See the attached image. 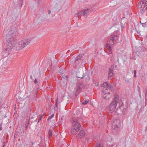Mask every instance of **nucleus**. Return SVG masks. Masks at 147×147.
Wrapping results in <instances>:
<instances>
[{
	"instance_id": "nucleus-1",
	"label": "nucleus",
	"mask_w": 147,
	"mask_h": 147,
	"mask_svg": "<svg viewBox=\"0 0 147 147\" xmlns=\"http://www.w3.org/2000/svg\"><path fill=\"white\" fill-rule=\"evenodd\" d=\"M12 29L7 31L6 34L7 46L3 52V53H6L5 56L9 55V52L11 51L13 47H14L15 49L17 50L21 49L28 45L31 40L30 39L23 40L15 45L14 38L16 34V28L14 27Z\"/></svg>"
},
{
	"instance_id": "nucleus-2",
	"label": "nucleus",
	"mask_w": 147,
	"mask_h": 147,
	"mask_svg": "<svg viewBox=\"0 0 147 147\" xmlns=\"http://www.w3.org/2000/svg\"><path fill=\"white\" fill-rule=\"evenodd\" d=\"M101 86L104 87L102 89L103 98L105 99H109L111 97L110 92L111 87V84L106 82L103 83Z\"/></svg>"
},
{
	"instance_id": "nucleus-3",
	"label": "nucleus",
	"mask_w": 147,
	"mask_h": 147,
	"mask_svg": "<svg viewBox=\"0 0 147 147\" xmlns=\"http://www.w3.org/2000/svg\"><path fill=\"white\" fill-rule=\"evenodd\" d=\"M119 39V37L116 35H112L110 37L108 42L106 44V47L108 51H110L111 50V46L114 45Z\"/></svg>"
},
{
	"instance_id": "nucleus-4",
	"label": "nucleus",
	"mask_w": 147,
	"mask_h": 147,
	"mask_svg": "<svg viewBox=\"0 0 147 147\" xmlns=\"http://www.w3.org/2000/svg\"><path fill=\"white\" fill-rule=\"evenodd\" d=\"M72 123L73 127L71 130V134L74 135L76 134L79 131L81 125L76 119H73Z\"/></svg>"
},
{
	"instance_id": "nucleus-5",
	"label": "nucleus",
	"mask_w": 147,
	"mask_h": 147,
	"mask_svg": "<svg viewBox=\"0 0 147 147\" xmlns=\"http://www.w3.org/2000/svg\"><path fill=\"white\" fill-rule=\"evenodd\" d=\"M119 100V96L117 95H114L113 100L109 105V110L113 112L116 109L117 104Z\"/></svg>"
},
{
	"instance_id": "nucleus-6",
	"label": "nucleus",
	"mask_w": 147,
	"mask_h": 147,
	"mask_svg": "<svg viewBox=\"0 0 147 147\" xmlns=\"http://www.w3.org/2000/svg\"><path fill=\"white\" fill-rule=\"evenodd\" d=\"M138 7L141 13L144 12L146 9L147 11V1L142 0L139 2Z\"/></svg>"
},
{
	"instance_id": "nucleus-7",
	"label": "nucleus",
	"mask_w": 147,
	"mask_h": 147,
	"mask_svg": "<svg viewBox=\"0 0 147 147\" xmlns=\"http://www.w3.org/2000/svg\"><path fill=\"white\" fill-rule=\"evenodd\" d=\"M87 72L85 69L83 68H79L76 73V75L78 78H82L86 76Z\"/></svg>"
},
{
	"instance_id": "nucleus-8",
	"label": "nucleus",
	"mask_w": 147,
	"mask_h": 147,
	"mask_svg": "<svg viewBox=\"0 0 147 147\" xmlns=\"http://www.w3.org/2000/svg\"><path fill=\"white\" fill-rule=\"evenodd\" d=\"M84 55L80 54L76 57L75 59L74 65L76 66H78L82 63L84 59Z\"/></svg>"
},
{
	"instance_id": "nucleus-9",
	"label": "nucleus",
	"mask_w": 147,
	"mask_h": 147,
	"mask_svg": "<svg viewBox=\"0 0 147 147\" xmlns=\"http://www.w3.org/2000/svg\"><path fill=\"white\" fill-rule=\"evenodd\" d=\"M120 121L119 119H115L112 121L113 131H114L115 129H118L120 126Z\"/></svg>"
},
{
	"instance_id": "nucleus-10",
	"label": "nucleus",
	"mask_w": 147,
	"mask_h": 147,
	"mask_svg": "<svg viewBox=\"0 0 147 147\" xmlns=\"http://www.w3.org/2000/svg\"><path fill=\"white\" fill-rule=\"evenodd\" d=\"M89 9L88 8H86L82 10L81 11L77 13L76 14L77 16L79 15H82L84 16H86L87 17V15L89 13Z\"/></svg>"
},
{
	"instance_id": "nucleus-11",
	"label": "nucleus",
	"mask_w": 147,
	"mask_h": 147,
	"mask_svg": "<svg viewBox=\"0 0 147 147\" xmlns=\"http://www.w3.org/2000/svg\"><path fill=\"white\" fill-rule=\"evenodd\" d=\"M124 108L123 106V102L121 101L120 102L119 105L116 110V112L118 114H121L123 113Z\"/></svg>"
},
{
	"instance_id": "nucleus-12",
	"label": "nucleus",
	"mask_w": 147,
	"mask_h": 147,
	"mask_svg": "<svg viewBox=\"0 0 147 147\" xmlns=\"http://www.w3.org/2000/svg\"><path fill=\"white\" fill-rule=\"evenodd\" d=\"M114 67L111 66V67L109 69L108 71V77L109 79H111L112 78L113 76Z\"/></svg>"
},
{
	"instance_id": "nucleus-13",
	"label": "nucleus",
	"mask_w": 147,
	"mask_h": 147,
	"mask_svg": "<svg viewBox=\"0 0 147 147\" xmlns=\"http://www.w3.org/2000/svg\"><path fill=\"white\" fill-rule=\"evenodd\" d=\"M79 134L80 137H83L85 136V132L83 130H81Z\"/></svg>"
},
{
	"instance_id": "nucleus-14",
	"label": "nucleus",
	"mask_w": 147,
	"mask_h": 147,
	"mask_svg": "<svg viewBox=\"0 0 147 147\" xmlns=\"http://www.w3.org/2000/svg\"><path fill=\"white\" fill-rule=\"evenodd\" d=\"M103 146L102 143L98 142L97 143L95 147H103Z\"/></svg>"
},
{
	"instance_id": "nucleus-15",
	"label": "nucleus",
	"mask_w": 147,
	"mask_h": 147,
	"mask_svg": "<svg viewBox=\"0 0 147 147\" xmlns=\"http://www.w3.org/2000/svg\"><path fill=\"white\" fill-rule=\"evenodd\" d=\"M26 120H27L26 123L25 124V127H26L25 130H26L28 127V126L30 124L29 121V119H28H28H27Z\"/></svg>"
},
{
	"instance_id": "nucleus-16",
	"label": "nucleus",
	"mask_w": 147,
	"mask_h": 147,
	"mask_svg": "<svg viewBox=\"0 0 147 147\" xmlns=\"http://www.w3.org/2000/svg\"><path fill=\"white\" fill-rule=\"evenodd\" d=\"M53 131L52 130H49L48 132L49 137L50 138L52 135Z\"/></svg>"
},
{
	"instance_id": "nucleus-17",
	"label": "nucleus",
	"mask_w": 147,
	"mask_h": 147,
	"mask_svg": "<svg viewBox=\"0 0 147 147\" xmlns=\"http://www.w3.org/2000/svg\"><path fill=\"white\" fill-rule=\"evenodd\" d=\"M89 100H85L84 101L82 102V103L83 105H86L88 103Z\"/></svg>"
},
{
	"instance_id": "nucleus-18",
	"label": "nucleus",
	"mask_w": 147,
	"mask_h": 147,
	"mask_svg": "<svg viewBox=\"0 0 147 147\" xmlns=\"http://www.w3.org/2000/svg\"><path fill=\"white\" fill-rule=\"evenodd\" d=\"M54 116V114H53L51 116H49L47 119L49 121L51 120L53 117Z\"/></svg>"
},
{
	"instance_id": "nucleus-19",
	"label": "nucleus",
	"mask_w": 147,
	"mask_h": 147,
	"mask_svg": "<svg viewBox=\"0 0 147 147\" xmlns=\"http://www.w3.org/2000/svg\"><path fill=\"white\" fill-rule=\"evenodd\" d=\"M145 98L146 100H147V90H146V92L145 93Z\"/></svg>"
},
{
	"instance_id": "nucleus-20",
	"label": "nucleus",
	"mask_w": 147,
	"mask_h": 147,
	"mask_svg": "<svg viewBox=\"0 0 147 147\" xmlns=\"http://www.w3.org/2000/svg\"><path fill=\"white\" fill-rule=\"evenodd\" d=\"M81 89V88L80 87V85H78V87H77V91H78L79 90H80Z\"/></svg>"
},
{
	"instance_id": "nucleus-21",
	"label": "nucleus",
	"mask_w": 147,
	"mask_h": 147,
	"mask_svg": "<svg viewBox=\"0 0 147 147\" xmlns=\"http://www.w3.org/2000/svg\"><path fill=\"white\" fill-rule=\"evenodd\" d=\"M43 117V115L42 116H41L38 119V123H39L40 122V121H41L42 118Z\"/></svg>"
},
{
	"instance_id": "nucleus-22",
	"label": "nucleus",
	"mask_w": 147,
	"mask_h": 147,
	"mask_svg": "<svg viewBox=\"0 0 147 147\" xmlns=\"http://www.w3.org/2000/svg\"><path fill=\"white\" fill-rule=\"evenodd\" d=\"M5 141H3V146L1 147H4L5 145Z\"/></svg>"
},
{
	"instance_id": "nucleus-23",
	"label": "nucleus",
	"mask_w": 147,
	"mask_h": 147,
	"mask_svg": "<svg viewBox=\"0 0 147 147\" xmlns=\"http://www.w3.org/2000/svg\"><path fill=\"white\" fill-rule=\"evenodd\" d=\"M57 102H58V99L57 98V99L56 101V102L55 106V107H57V104H58Z\"/></svg>"
},
{
	"instance_id": "nucleus-24",
	"label": "nucleus",
	"mask_w": 147,
	"mask_h": 147,
	"mask_svg": "<svg viewBox=\"0 0 147 147\" xmlns=\"http://www.w3.org/2000/svg\"><path fill=\"white\" fill-rule=\"evenodd\" d=\"M137 88H138V92H140V88L139 86H137Z\"/></svg>"
},
{
	"instance_id": "nucleus-25",
	"label": "nucleus",
	"mask_w": 147,
	"mask_h": 147,
	"mask_svg": "<svg viewBox=\"0 0 147 147\" xmlns=\"http://www.w3.org/2000/svg\"><path fill=\"white\" fill-rule=\"evenodd\" d=\"M74 50V49H70L68 51L69 52L70 51H71V52H72Z\"/></svg>"
},
{
	"instance_id": "nucleus-26",
	"label": "nucleus",
	"mask_w": 147,
	"mask_h": 147,
	"mask_svg": "<svg viewBox=\"0 0 147 147\" xmlns=\"http://www.w3.org/2000/svg\"><path fill=\"white\" fill-rule=\"evenodd\" d=\"M125 81L127 82H129V79L126 78L125 80Z\"/></svg>"
},
{
	"instance_id": "nucleus-27",
	"label": "nucleus",
	"mask_w": 147,
	"mask_h": 147,
	"mask_svg": "<svg viewBox=\"0 0 147 147\" xmlns=\"http://www.w3.org/2000/svg\"><path fill=\"white\" fill-rule=\"evenodd\" d=\"M34 82L35 84H36L38 82L37 80L36 79L34 80Z\"/></svg>"
},
{
	"instance_id": "nucleus-28",
	"label": "nucleus",
	"mask_w": 147,
	"mask_h": 147,
	"mask_svg": "<svg viewBox=\"0 0 147 147\" xmlns=\"http://www.w3.org/2000/svg\"><path fill=\"white\" fill-rule=\"evenodd\" d=\"M2 128L1 127V123H0V131L2 129Z\"/></svg>"
},
{
	"instance_id": "nucleus-29",
	"label": "nucleus",
	"mask_w": 147,
	"mask_h": 147,
	"mask_svg": "<svg viewBox=\"0 0 147 147\" xmlns=\"http://www.w3.org/2000/svg\"><path fill=\"white\" fill-rule=\"evenodd\" d=\"M140 22L141 24H145L146 23V22H142V21H140Z\"/></svg>"
},
{
	"instance_id": "nucleus-30",
	"label": "nucleus",
	"mask_w": 147,
	"mask_h": 147,
	"mask_svg": "<svg viewBox=\"0 0 147 147\" xmlns=\"http://www.w3.org/2000/svg\"><path fill=\"white\" fill-rule=\"evenodd\" d=\"M111 66H113L114 67H115V68H116L117 67V65H112Z\"/></svg>"
},
{
	"instance_id": "nucleus-31",
	"label": "nucleus",
	"mask_w": 147,
	"mask_h": 147,
	"mask_svg": "<svg viewBox=\"0 0 147 147\" xmlns=\"http://www.w3.org/2000/svg\"><path fill=\"white\" fill-rule=\"evenodd\" d=\"M134 74H136V70L134 71Z\"/></svg>"
},
{
	"instance_id": "nucleus-32",
	"label": "nucleus",
	"mask_w": 147,
	"mask_h": 147,
	"mask_svg": "<svg viewBox=\"0 0 147 147\" xmlns=\"http://www.w3.org/2000/svg\"><path fill=\"white\" fill-rule=\"evenodd\" d=\"M49 14H50L51 13V11L50 10H49L48 11Z\"/></svg>"
},
{
	"instance_id": "nucleus-33",
	"label": "nucleus",
	"mask_w": 147,
	"mask_h": 147,
	"mask_svg": "<svg viewBox=\"0 0 147 147\" xmlns=\"http://www.w3.org/2000/svg\"><path fill=\"white\" fill-rule=\"evenodd\" d=\"M30 78H31V79L32 80H33V78H32V75H31L30 76Z\"/></svg>"
},
{
	"instance_id": "nucleus-34",
	"label": "nucleus",
	"mask_w": 147,
	"mask_h": 147,
	"mask_svg": "<svg viewBox=\"0 0 147 147\" xmlns=\"http://www.w3.org/2000/svg\"><path fill=\"white\" fill-rule=\"evenodd\" d=\"M19 0V1H20V3L21 2H22V3H21V4H22V3L23 0Z\"/></svg>"
},
{
	"instance_id": "nucleus-35",
	"label": "nucleus",
	"mask_w": 147,
	"mask_h": 147,
	"mask_svg": "<svg viewBox=\"0 0 147 147\" xmlns=\"http://www.w3.org/2000/svg\"><path fill=\"white\" fill-rule=\"evenodd\" d=\"M114 146V145H113V144H112L111 145H110L109 147H113V146Z\"/></svg>"
},
{
	"instance_id": "nucleus-36",
	"label": "nucleus",
	"mask_w": 147,
	"mask_h": 147,
	"mask_svg": "<svg viewBox=\"0 0 147 147\" xmlns=\"http://www.w3.org/2000/svg\"><path fill=\"white\" fill-rule=\"evenodd\" d=\"M134 77L135 78H136V74H134Z\"/></svg>"
},
{
	"instance_id": "nucleus-37",
	"label": "nucleus",
	"mask_w": 147,
	"mask_h": 147,
	"mask_svg": "<svg viewBox=\"0 0 147 147\" xmlns=\"http://www.w3.org/2000/svg\"><path fill=\"white\" fill-rule=\"evenodd\" d=\"M55 109H56V110H57L58 108H57V107H55Z\"/></svg>"
},
{
	"instance_id": "nucleus-38",
	"label": "nucleus",
	"mask_w": 147,
	"mask_h": 147,
	"mask_svg": "<svg viewBox=\"0 0 147 147\" xmlns=\"http://www.w3.org/2000/svg\"><path fill=\"white\" fill-rule=\"evenodd\" d=\"M117 62L118 63H119V59H118L117 60Z\"/></svg>"
},
{
	"instance_id": "nucleus-39",
	"label": "nucleus",
	"mask_w": 147,
	"mask_h": 147,
	"mask_svg": "<svg viewBox=\"0 0 147 147\" xmlns=\"http://www.w3.org/2000/svg\"><path fill=\"white\" fill-rule=\"evenodd\" d=\"M125 60H123V63L125 62Z\"/></svg>"
},
{
	"instance_id": "nucleus-40",
	"label": "nucleus",
	"mask_w": 147,
	"mask_h": 147,
	"mask_svg": "<svg viewBox=\"0 0 147 147\" xmlns=\"http://www.w3.org/2000/svg\"><path fill=\"white\" fill-rule=\"evenodd\" d=\"M67 76H65V77H63V78H67Z\"/></svg>"
}]
</instances>
